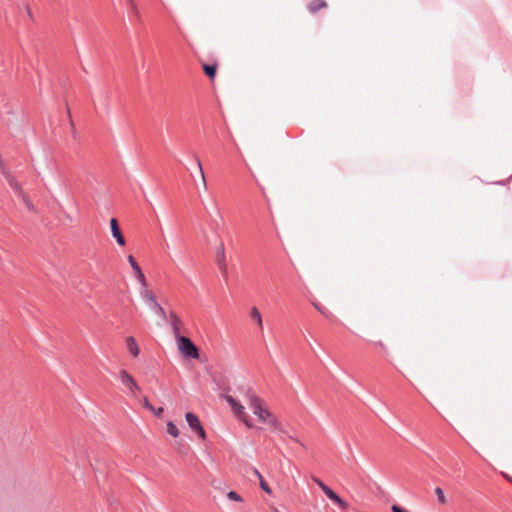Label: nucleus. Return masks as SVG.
Returning <instances> with one entry per match:
<instances>
[{
	"label": "nucleus",
	"mask_w": 512,
	"mask_h": 512,
	"mask_svg": "<svg viewBox=\"0 0 512 512\" xmlns=\"http://www.w3.org/2000/svg\"><path fill=\"white\" fill-rule=\"evenodd\" d=\"M259 484L262 490H264L266 493L271 494L272 490L268 486L267 482L264 480V478L259 480Z\"/></svg>",
	"instance_id": "obj_23"
},
{
	"label": "nucleus",
	"mask_w": 512,
	"mask_h": 512,
	"mask_svg": "<svg viewBox=\"0 0 512 512\" xmlns=\"http://www.w3.org/2000/svg\"><path fill=\"white\" fill-rule=\"evenodd\" d=\"M128 262L130 263L132 269L134 270V273H135V277L136 279L140 282V284L143 286V287H147V281H146V278L140 268V266L138 265V263L135 261L134 257L129 255L128 256Z\"/></svg>",
	"instance_id": "obj_9"
},
{
	"label": "nucleus",
	"mask_w": 512,
	"mask_h": 512,
	"mask_svg": "<svg viewBox=\"0 0 512 512\" xmlns=\"http://www.w3.org/2000/svg\"><path fill=\"white\" fill-rule=\"evenodd\" d=\"M253 473L255 474V476H256L259 480L263 478V477H262V475L260 474V472H259L257 469H254V470H253Z\"/></svg>",
	"instance_id": "obj_29"
},
{
	"label": "nucleus",
	"mask_w": 512,
	"mask_h": 512,
	"mask_svg": "<svg viewBox=\"0 0 512 512\" xmlns=\"http://www.w3.org/2000/svg\"><path fill=\"white\" fill-rule=\"evenodd\" d=\"M166 430H167V433L174 438H177L180 435L179 429L172 421L167 422Z\"/></svg>",
	"instance_id": "obj_15"
},
{
	"label": "nucleus",
	"mask_w": 512,
	"mask_h": 512,
	"mask_svg": "<svg viewBox=\"0 0 512 512\" xmlns=\"http://www.w3.org/2000/svg\"><path fill=\"white\" fill-rule=\"evenodd\" d=\"M170 324H171V328H172V332L174 334V337L176 340H178V338H181L182 336L180 335V331H181V326H182V321L180 320V318L173 312L170 313Z\"/></svg>",
	"instance_id": "obj_11"
},
{
	"label": "nucleus",
	"mask_w": 512,
	"mask_h": 512,
	"mask_svg": "<svg viewBox=\"0 0 512 512\" xmlns=\"http://www.w3.org/2000/svg\"><path fill=\"white\" fill-rule=\"evenodd\" d=\"M249 314H250L251 319L253 321H255L258 329L260 331H263V328H264V326H263V319H262V315H261L259 309L256 306H252L250 308Z\"/></svg>",
	"instance_id": "obj_12"
},
{
	"label": "nucleus",
	"mask_w": 512,
	"mask_h": 512,
	"mask_svg": "<svg viewBox=\"0 0 512 512\" xmlns=\"http://www.w3.org/2000/svg\"><path fill=\"white\" fill-rule=\"evenodd\" d=\"M312 480L321 488L325 495L338 505L341 509L345 510L348 508V504L342 500L330 487H328L322 480L317 477H312Z\"/></svg>",
	"instance_id": "obj_5"
},
{
	"label": "nucleus",
	"mask_w": 512,
	"mask_h": 512,
	"mask_svg": "<svg viewBox=\"0 0 512 512\" xmlns=\"http://www.w3.org/2000/svg\"><path fill=\"white\" fill-rule=\"evenodd\" d=\"M312 480L321 488L325 495L338 505L341 509L345 510L348 508V504L342 500L330 487H328L322 480L317 477H312Z\"/></svg>",
	"instance_id": "obj_4"
},
{
	"label": "nucleus",
	"mask_w": 512,
	"mask_h": 512,
	"mask_svg": "<svg viewBox=\"0 0 512 512\" xmlns=\"http://www.w3.org/2000/svg\"><path fill=\"white\" fill-rule=\"evenodd\" d=\"M110 228H111L112 235L116 239L117 243L120 246H125L126 240L120 230V227H119V224H118V221L116 218L110 219Z\"/></svg>",
	"instance_id": "obj_8"
},
{
	"label": "nucleus",
	"mask_w": 512,
	"mask_h": 512,
	"mask_svg": "<svg viewBox=\"0 0 512 512\" xmlns=\"http://www.w3.org/2000/svg\"><path fill=\"white\" fill-rule=\"evenodd\" d=\"M143 406H144L145 408L149 409L150 411H155V407H153V406L150 404V402H149V400H148V398H147V397H145V398L143 399Z\"/></svg>",
	"instance_id": "obj_25"
},
{
	"label": "nucleus",
	"mask_w": 512,
	"mask_h": 512,
	"mask_svg": "<svg viewBox=\"0 0 512 512\" xmlns=\"http://www.w3.org/2000/svg\"><path fill=\"white\" fill-rule=\"evenodd\" d=\"M225 399L239 420H241L248 428L254 427V424L251 422L248 414L245 411V407L240 402H238L231 395H226Z\"/></svg>",
	"instance_id": "obj_2"
},
{
	"label": "nucleus",
	"mask_w": 512,
	"mask_h": 512,
	"mask_svg": "<svg viewBox=\"0 0 512 512\" xmlns=\"http://www.w3.org/2000/svg\"><path fill=\"white\" fill-rule=\"evenodd\" d=\"M196 163H197V166H198V169H199V173H200V177H201V180H202V183H200V186H202L203 189L206 190L207 189L206 177H205V173H204V170H203V167H202V163H201V160L199 159V157H196Z\"/></svg>",
	"instance_id": "obj_17"
},
{
	"label": "nucleus",
	"mask_w": 512,
	"mask_h": 512,
	"mask_svg": "<svg viewBox=\"0 0 512 512\" xmlns=\"http://www.w3.org/2000/svg\"><path fill=\"white\" fill-rule=\"evenodd\" d=\"M435 494L437 495L439 503H441L442 505L446 504V497L444 495L443 490L440 487L435 488Z\"/></svg>",
	"instance_id": "obj_20"
},
{
	"label": "nucleus",
	"mask_w": 512,
	"mask_h": 512,
	"mask_svg": "<svg viewBox=\"0 0 512 512\" xmlns=\"http://www.w3.org/2000/svg\"><path fill=\"white\" fill-rule=\"evenodd\" d=\"M131 6H135L134 0H128Z\"/></svg>",
	"instance_id": "obj_30"
},
{
	"label": "nucleus",
	"mask_w": 512,
	"mask_h": 512,
	"mask_svg": "<svg viewBox=\"0 0 512 512\" xmlns=\"http://www.w3.org/2000/svg\"><path fill=\"white\" fill-rule=\"evenodd\" d=\"M196 163H197V166H198V169H199V173H200V177H201V180H202V183H200V186H202L203 189L206 190L207 189L206 177H205V173H204V170H203V167H202V163H201V160L199 159V157H196Z\"/></svg>",
	"instance_id": "obj_16"
},
{
	"label": "nucleus",
	"mask_w": 512,
	"mask_h": 512,
	"mask_svg": "<svg viewBox=\"0 0 512 512\" xmlns=\"http://www.w3.org/2000/svg\"><path fill=\"white\" fill-rule=\"evenodd\" d=\"M125 342H126V347L129 351V353L132 356L137 357L139 355L140 349H139L134 337H132V336L127 337Z\"/></svg>",
	"instance_id": "obj_13"
},
{
	"label": "nucleus",
	"mask_w": 512,
	"mask_h": 512,
	"mask_svg": "<svg viewBox=\"0 0 512 512\" xmlns=\"http://www.w3.org/2000/svg\"><path fill=\"white\" fill-rule=\"evenodd\" d=\"M131 9H132L134 12H136V13H137V7H136V5H135V6H131Z\"/></svg>",
	"instance_id": "obj_31"
},
{
	"label": "nucleus",
	"mask_w": 512,
	"mask_h": 512,
	"mask_svg": "<svg viewBox=\"0 0 512 512\" xmlns=\"http://www.w3.org/2000/svg\"><path fill=\"white\" fill-rule=\"evenodd\" d=\"M226 496L231 501L243 502V498L235 491L228 492Z\"/></svg>",
	"instance_id": "obj_21"
},
{
	"label": "nucleus",
	"mask_w": 512,
	"mask_h": 512,
	"mask_svg": "<svg viewBox=\"0 0 512 512\" xmlns=\"http://www.w3.org/2000/svg\"><path fill=\"white\" fill-rule=\"evenodd\" d=\"M6 177V180L8 181L9 185L14 189V190H20V186L19 184L17 183V181L14 179V177H12L10 174H6L5 175Z\"/></svg>",
	"instance_id": "obj_22"
},
{
	"label": "nucleus",
	"mask_w": 512,
	"mask_h": 512,
	"mask_svg": "<svg viewBox=\"0 0 512 512\" xmlns=\"http://www.w3.org/2000/svg\"><path fill=\"white\" fill-rule=\"evenodd\" d=\"M247 403L257 422L263 429L279 430L281 427L277 417L269 410L265 402L258 397L251 389L246 391Z\"/></svg>",
	"instance_id": "obj_1"
},
{
	"label": "nucleus",
	"mask_w": 512,
	"mask_h": 512,
	"mask_svg": "<svg viewBox=\"0 0 512 512\" xmlns=\"http://www.w3.org/2000/svg\"><path fill=\"white\" fill-rule=\"evenodd\" d=\"M157 417H161L162 413L164 412V409L162 407L155 408V411H152Z\"/></svg>",
	"instance_id": "obj_28"
},
{
	"label": "nucleus",
	"mask_w": 512,
	"mask_h": 512,
	"mask_svg": "<svg viewBox=\"0 0 512 512\" xmlns=\"http://www.w3.org/2000/svg\"><path fill=\"white\" fill-rule=\"evenodd\" d=\"M216 258H217V263H218L220 271L223 274H226L227 273V264H226L225 247H224L223 243H221L218 248Z\"/></svg>",
	"instance_id": "obj_10"
},
{
	"label": "nucleus",
	"mask_w": 512,
	"mask_h": 512,
	"mask_svg": "<svg viewBox=\"0 0 512 512\" xmlns=\"http://www.w3.org/2000/svg\"><path fill=\"white\" fill-rule=\"evenodd\" d=\"M119 378H120L122 384L129 390L131 395H135L136 392L140 391L139 385L136 383L135 379L126 370H121L119 372Z\"/></svg>",
	"instance_id": "obj_7"
},
{
	"label": "nucleus",
	"mask_w": 512,
	"mask_h": 512,
	"mask_svg": "<svg viewBox=\"0 0 512 512\" xmlns=\"http://www.w3.org/2000/svg\"><path fill=\"white\" fill-rule=\"evenodd\" d=\"M203 69L205 74L210 78L213 79L216 75V66L215 65H203Z\"/></svg>",
	"instance_id": "obj_19"
},
{
	"label": "nucleus",
	"mask_w": 512,
	"mask_h": 512,
	"mask_svg": "<svg viewBox=\"0 0 512 512\" xmlns=\"http://www.w3.org/2000/svg\"><path fill=\"white\" fill-rule=\"evenodd\" d=\"M157 314H159L161 317H165L166 316V313L164 311V309L162 308V306L156 301L154 304H153Z\"/></svg>",
	"instance_id": "obj_24"
},
{
	"label": "nucleus",
	"mask_w": 512,
	"mask_h": 512,
	"mask_svg": "<svg viewBox=\"0 0 512 512\" xmlns=\"http://www.w3.org/2000/svg\"><path fill=\"white\" fill-rule=\"evenodd\" d=\"M326 6V2L324 0H312L309 3V10L313 13L317 12L318 10L324 8Z\"/></svg>",
	"instance_id": "obj_14"
},
{
	"label": "nucleus",
	"mask_w": 512,
	"mask_h": 512,
	"mask_svg": "<svg viewBox=\"0 0 512 512\" xmlns=\"http://www.w3.org/2000/svg\"><path fill=\"white\" fill-rule=\"evenodd\" d=\"M141 295L145 300L151 302L152 304H154L157 301L153 292L147 290L146 287H144V290L141 292Z\"/></svg>",
	"instance_id": "obj_18"
},
{
	"label": "nucleus",
	"mask_w": 512,
	"mask_h": 512,
	"mask_svg": "<svg viewBox=\"0 0 512 512\" xmlns=\"http://www.w3.org/2000/svg\"><path fill=\"white\" fill-rule=\"evenodd\" d=\"M185 419H186L187 424L191 428V430L193 432H195L201 440H205L206 432H205L198 416L192 412H187L185 414Z\"/></svg>",
	"instance_id": "obj_6"
},
{
	"label": "nucleus",
	"mask_w": 512,
	"mask_h": 512,
	"mask_svg": "<svg viewBox=\"0 0 512 512\" xmlns=\"http://www.w3.org/2000/svg\"><path fill=\"white\" fill-rule=\"evenodd\" d=\"M179 352L187 358L197 359L199 357L198 348L187 337H181L176 340Z\"/></svg>",
	"instance_id": "obj_3"
},
{
	"label": "nucleus",
	"mask_w": 512,
	"mask_h": 512,
	"mask_svg": "<svg viewBox=\"0 0 512 512\" xmlns=\"http://www.w3.org/2000/svg\"><path fill=\"white\" fill-rule=\"evenodd\" d=\"M507 479H508L509 481H511V482H512V478H510V477H507Z\"/></svg>",
	"instance_id": "obj_32"
},
{
	"label": "nucleus",
	"mask_w": 512,
	"mask_h": 512,
	"mask_svg": "<svg viewBox=\"0 0 512 512\" xmlns=\"http://www.w3.org/2000/svg\"><path fill=\"white\" fill-rule=\"evenodd\" d=\"M314 307L321 313L323 314L324 316H326L327 318H329V315L328 313L323 309L321 308L320 306H318L317 304H314Z\"/></svg>",
	"instance_id": "obj_27"
},
{
	"label": "nucleus",
	"mask_w": 512,
	"mask_h": 512,
	"mask_svg": "<svg viewBox=\"0 0 512 512\" xmlns=\"http://www.w3.org/2000/svg\"><path fill=\"white\" fill-rule=\"evenodd\" d=\"M391 509L393 512H409L408 510L404 509L399 505H393Z\"/></svg>",
	"instance_id": "obj_26"
}]
</instances>
